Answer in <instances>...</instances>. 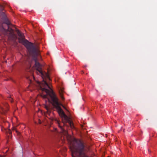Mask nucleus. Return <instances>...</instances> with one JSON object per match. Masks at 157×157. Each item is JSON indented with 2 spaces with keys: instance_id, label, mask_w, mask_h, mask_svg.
<instances>
[{
  "instance_id": "obj_1",
  "label": "nucleus",
  "mask_w": 157,
  "mask_h": 157,
  "mask_svg": "<svg viewBox=\"0 0 157 157\" xmlns=\"http://www.w3.org/2000/svg\"><path fill=\"white\" fill-rule=\"evenodd\" d=\"M25 46L29 51L30 54L34 58L35 64L34 67L36 69V73L37 74L41 75L43 78L42 82L41 83L40 82H38V83L40 86L41 91H45L47 94H42L41 96L43 98H47L48 101H50L49 99L47 98L48 95L49 96L52 101L53 105L57 109L58 112L62 118L65 121L68 123L71 128H74V126L73 124L70 120L69 118L65 114L60 106L61 105L64 109L67 110L66 108L59 102L58 99L45 80L44 78L45 75H46L47 78L49 80H50V79L47 74L46 73H44L42 69V65L37 61L36 57L39 56L40 54L37 46Z\"/></svg>"
},
{
  "instance_id": "obj_2",
  "label": "nucleus",
  "mask_w": 157,
  "mask_h": 157,
  "mask_svg": "<svg viewBox=\"0 0 157 157\" xmlns=\"http://www.w3.org/2000/svg\"><path fill=\"white\" fill-rule=\"evenodd\" d=\"M70 148L72 157H89L84 152V146L80 140L74 139L70 143Z\"/></svg>"
},
{
  "instance_id": "obj_3",
  "label": "nucleus",
  "mask_w": 157,
  "mask_h": 157,
  "mask_svg": "<svg viewBox=\"0 0 157 157\" xmlns=\"http://www.w3.org/2000/svg\"><path fill=\"white\" fill-rule=\"evenodd\" d=\"M6 24L8 26V29H5L3 26L1 28V32L4 35L8 36L9 38L12 40L16 39V36L14 33V30L12 28H10L9 25H10V22L8 20L6 21L5 22Z\"/></svg>"
},
{
  "instance_id": "obj_4",
  "label": "nucleus",
  "mask_w": 157,
  "mask_h": 157,
  "mask_svg": "<svg viewBox=\"0 0 157 157\" xmlns=\"http://www.w3.org/2000/svg\"><path fill=\"white\" fill-rule=\"evenodd\" d=\"M56 123H57L59 126L60 129V133L63 135H66L67 134V132L65 128L63 127L61 125L59 121L57 120H56Z\"/></svg>"
},
{
  "instance_id": "obj_5",
  "label": "nucleus",
  "mask_w": 157,
  "mask_h": 157,
  "mask_svg": "<svg viewBox=\"0 0 157 157\" xmlns=\"http://www.w3.org/2000/svg\"><path fill=\"white\" fill-rule=\"evenodd\" d=\"M6 133L7 134H9V135H10V136H9V135H7V136L8 137V140H7V141L8 142V141L9 140V139H10L11 137V134L12 133V132H11V131L10 130V129H6Z\"/></svg>"
},
{
  "instance_id": "obj_6",
  "label": "nucleus",
  "mask_w": 157,
  "mask_h": 157,
  "mask_svg": "<svg viewBox=\"0 0 157 157\" xmlns=\"http://www.w3.org/2000/svg\"><path fill=\"white\" fill-rule=\"evenodd\" d=\"M0 109L2 112V113L5 114L6 112L7 111V110H5L2 107H0Z\"/></svg>"
},
{
  "instance_id": "obj_7",
  "label": "nucleus",
  "mask_w": 157,
  "mask_h": 157,
  "mask_svg": "<svg viewBox=\"0 0 157 157\" xmlns=\"http://www.w3.org/2000/svg\"><path fill=\"white\" fill-rule=\"evenodd\" d=\"M4 9L3 6L0 4V11H2L4 10Z\"/></svg>"
},
{
  "instance_id": "obj_8",
  "label": "nucleus",
  "mask_w": 157,
  "mask_h": 157,
  "mask_svg": "<svg viewBox=\"0 0 157 157\" xmlns=\"http://www.w3.org/2000/svg\"><path fill=\"white\" fill-rule=\"evenodd\" d=\"M60 97H61V99L63 100L64 99V98L63 97V94H62L61 93H60Z\"/></svg>"
},
{
  "instance_id": "obj_9",
  "label": "nucleus",
  "mask_w": 157,
  "mask_h": 157,
  "mask_svg": "<svg viewBox=\"0 0 157 157\" xmlns=\"http://www.w3.org/2000/svg\"><path fill=\"white\" fill-rule=\"evenodd\" d=\"M12 130H13V131L15 130V131H16V132H17V134H18V132H17V130H15V128H12Z\"/></svg>"
},
{
  "instance_id": "obj_10",
  "label": "nucleus",
  "mask_w": 157,
  "mask_h": 157,
  "mask_svg": "<svg viewBox=\"0 0 157 157\" xmlns=\"http://www.w3.org/2000/svg\"><path fill=\"white\" fill-rule=\"evenodd\" d=\"M39 123L40 124L41 123V121L40 120H39Z\"/></svg>"
},
{
  "instance_id": "obj_11",
  "label": "nucleus",
  "mask_w": 157,
  "mask_h": 157,
  "mask_svg": "<svg viewBox=\"0 0 157 157\" xmlns=\"http://www.w3.org/2000/svg\"><path fill=\"white\" fill-rule=\"evenodd\" d=\"M13 99L12 98H11V99H10L11 102H13Z\"/></svg>"
},
{
  "instance_id": "obj_12",
  "label": "nucleus",
  "mask_w": 157,
  "mask_h": 157,
  "mask_svg": "<svg viewBox=\"0 0 157 157\" xmlns=\"http://www.w3.org/2000/svg\"><path fill=\"white\" fill-rule=\"evenodd\" d=\"M5 124V123H3L2 124V126L4 127V124Z\"/></svg>"
},
{
  "instance_id": "obj_13",
  "label": "nucleus",
  "mask_w": 157,
  "mask_h": 157,
  "mask_svg": "<svg viewBox=\"0 0 157 157\" xmlns=\"http://www.w3.org/2000/svg\"><path fill=\"white\" fill-rule=\"evenodd\" d=\"M6 124H8V126H9V123H8V122H7L6 123Z\"/></svg>"
},
{
  "instance_id": "obj_14",
  "label": "nucleus",
  "mask_w": 157,
  "mask_h": 157,
  "mask_svg": "<svg viewBox=\"0 0 157 157\" xmlns=\"http://www.w3.org/2000/svg\"><path fill=\"white\" fill-rule=\"evenodd\" d=\"M46 108L47 109V111H48V107H46Z\"/></svg>"
},
{
  "instance_id": "obj_15",
  "label": "nucleus",
  "mask_w": 157,
  "mask_h": 157,
  "mask_svg": "<svg viewBox=\"0 0 157 157\" xmlns=\"http://www.w3.org/2000/svg\"><path fill=\"white\" fill-rule=\"evenodd\" d=\"M66 151V149H65V150H64V151Z\"/></svg>"
},
{
  "instance_id": "obj_16",
  "label": "nucleus",
  "mask_w": 157,
  "mask_h": 157,
  "mask_svg": "<svg viewBox=\"0 0 157 157\" xmlns=\"http://www.w3.org/2000/svg\"><path fill=\"white\" fill-rule=\"evenodd\" d=\"M64 121H63V124H64Z\"/></svg>"
},
{
  "instance_id": "obj_17",
  "label": "nucleus",
  "mask_w": 157,
  "mask_h": 157,
  "mask_svg": "<svg viewBox=\"0 0 157 157\" xmlns=\"http://www.w3.org/2000/svg\"><path fill=\"white\" fill-rule=\"evenodd\" d=\"M56 130H56V129H55V131H56Z\"/></svg>"
},
{
  "instance_id": "obj_18",
  "label": "nucleus",
  "mask_w": 157,
  "mask_h": 157,
  "mask_svg": "<svg viewBox=\"0 0 157 157\" xmlns=\"http://www.w3.org/2000/svg\"><path fill=\"white\" fill-rule=\"evenodd\" d=\"M2 156H1V155H0V157H2Z\"/></svg>"
}]
</instances>
